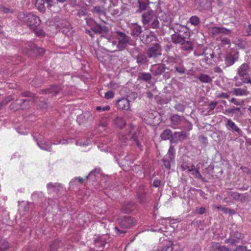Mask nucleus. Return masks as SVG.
Segmentation results:
<instances>
[{
    "label": "nucleus",
    "instance_id": "f257e3e1",
    "mask_svg": "<svg viewBox=\"0 0 251 251\" xmlns=\"http://www.w3.org/2000/svg\"><path fill=\"white\" fill-rule=\"evenodd\" d=\"M33 137L38 146L41 149L49 151H51L52 145H65L72 142V139L71 138L66 139L63 138L62 139H57L56 141L52 143H48L45 140L44 134L42 133H35L33 135Z\"/></svg>",
    "mask_w": 251,
    "mask_h": 251
},
{
    "label": "nucleus",
    "instance_id": "f03ea898",
    "mask_svg": "<svg viewBox=\"0 0 251 251\" xmlns=\"http://www.w3.org/2000/svg\"><path fill=\"white\" fill-rule=\"evenodd\" d=\"M142 22L144 25H148L149 28H158L159 27V22L156 18L154 12L148 9L142 16Z\"/></svg>",
    "mask_w": 251,
    "mask_h": 251
},
{
    "label": "nucleus",
    "instance_id": "7ed1b4c3",
    "mask_svg": "<svg viewBox=\"0 0 251 251\" xmlns=\"http://www.w3.org/2000/svg\"><path fill=\"white\" fill-rule=\"evenodd\" d=\"M116 35L111 32V40L108 42H112L113 45H116V48L119 50H122L126 48L129 40V37L124 32L117 31Z\"/></svg>",
    "mask_w": 251,
    "mask_h": 251
},
{
    "label": "nucleus",
    "instance_id": "20e7f679",
    "mask_svg": "<svg viewBox=\"0 0 251 251\" xmlns=\"http://www.w3.org/2000/svg\"><path fill=\"white\" fill-rule=\"evenodd\" d=\"M18 18L26 23L31 29H35L40 24L39 18L33 13H20Z\"/></svg>",
    "mask_w": 251,
    "mask_h": 251
},
{
    "label": "nucleus",
    "instance_id": "39448f33",
    "mask_svg": "<svg viewBox=\"0 0 251 251\" xmlns=\"http://www.w3.org/2000/svg\"><path fill=\"white\" fill-rule=\"evenodd\" d=\"M91 29L92 30L86 29V33L91 37H93L95 33H98L108 40L111 39V32L109 30L108 27L105 25L96 24Z\"/></svg>",
    "mask_w": 251,
    "mask_h": 251
},
{
    "label": "nucleus",
    "instance_id": "423d86ee",
    "mask_svg": "<svg viewBox=\"0 0 251 251\" xmlns=\"http://www.w3.org/2000/svg\"><path fill=\"white\" fill-rule=\"evenodd\" d=\"M25 48V50L24 51L30 56L33 55L35 56L43 55L45 51L44 49L37 47L33 43L31 42H27Z\"/></svg>",
    "mask_w": 251,
    "mask_h": 251
},
{
    "label": "nucleus",
    "instance_id": "0eeeda50",
    "mask_svg": "<svg viewBox=\"0 0 251 251\" xmlns=\"http://www.w3.org/2000/svg\"><path fill=\"white\" fill-rule=\"evenodd\" d=\"M175 150L173 146H171L168 151L167 154L163 158V166L167 169L171 168V163L175 162Z\"/></svg>",
    "mask_w": 251,
    "mask_h": 251
},
{
    "label": "nucleus",
    "instance_id": "6e6552de",
    "mask_svg": "<svg viewBox=\"0 0 251 251\" xmlns=\"http://www.w3.org/2000/svg\"><path fill=\"white\" fill-rule=\"evenodd\" d=\"M31 99L28 98L27 99H23L17 100L15 102H13L10 105V108L14 110H17L20 109H26L30 105V102Z\"/></svg>",
    "mask_w": 251,
    "mask_h": 251
},
{
    "label": "nucleus",
    "instance_id": "1a4fd4ad",
    "mask_svg": "<svg viewBox=\"0 0 251 251\" xmlns=\"http://www.w3.org/2000/svg\"><path fill=\"white\" fill-rule=\"evenodd\" d=\"M110 241V238L108 234L101 235H95L93 238V241L95 246L97 247L104 248L107 243Z\"/></svg>",
    "mask_w": 251,
    "mask_h": 251
},
{
    "label": "nucleus",
    "instance_id": "9d476101",
    "mask_svg": "<svg viewBox=\"0 0 251 251\" xmlns=\"http://www.w3.org/2000/svg\"><path fill=\"white\" fill-rule=\"evenodd\" d=\"M120 226L124 228H129L133 226L135 223V220L133 218L129 216H124L118 220Z\"/></svg>",
    "mask_w": 251,
    "mask_h": 251
},
{
    "label": "nucleus",
    "instance_id": "9b49d317",
    "mask_svg": "<svg viewBox=\"0 0 251 251\" xmlns=\"http://www.w3.org/2000/svg\"><path fill=\"white\" fill-rule=\"evenodd\" d=\"M243 238V235L238 231L232 232L228 238L225 240V243H230L234 245L239 243Z\"/></svg>",
    "mask_w": 251,
    "mask_h": 251
},
{
    "label": "nucleus",
    "instance_id": "f8f14e48",
    "mask_svg": "<svg viewBox=\"0 0 251 251\" xmlns=\"http://www.w3.org/2000/svg\"><path fill=\"white\" fill-rule=\"evenodd\" d=\"M208 32L213 36H216L221 34H228L230 30L225 27L214 26L208 28Z\"/></svg>",
    "mask_w": 251,
    "mask_h": 251
},
{
    "label": "nucleus",
    "instance_id": "ddd939ff",
    "mask_svg": "<svg viewBox=\"0 0 251 251\" xmlns=\"http://www.w3.org/2000/svg\"><path fill=\"white\" fill-rule=\"evenodd\" d=\"M226 122L225 125L228 129L232 130L234 132H236L239 136H242V131L234 122L231 119L227 118H226Z\"/></svg>",
    "mask_w": 251,
    "mask_h": 251
},
{
    "label": "nucleus",
    "instance_id": "4468645a",
    "mask_svg": "<svg viewBox=\"0 0 251 251\" xmlns=\"http://www.w3.org/2000/svg\"><path fill=\"white\" fill-rule=\"evenodd\" d=\"M117 108L121 110H130L129 100L126 98H122L117 100Z\"/></svg>",
    "mask_w": 251,
    "mask_h": 251
},
{
    "label": "nucleus",
    "instance_id": "2eb2a0df",
    "mask_svg": "<svg viewBox=\"0 0 251 251\" xmlns=\"http://www.w3.org/2000/svg\"><path fill=\"white\" fill-rule=\"evenodd\" d=\"M161 54L160 47L159 44L155 43L153 46L150 48L147 52L148 56L149 58L156 57L160 55Z\"/></svg>",
    "mask_w": 251,
    "mask_h": 251
},
{
    "label": "nucleus",
    "instance_id": "dca6fc26",
    "mask_svg": "<svg viewBox=\"0 0 251 251\" xmlns=\"http://www.w3.org/2000/svg\"><path fill=\"white\" fill-rule=\"evenodd\" d=\"M45 3L47 4V7H50L52 0H36L35 6L40 11L44 12L46 9Z\"/></svg>",
    "mask_w": 251,
    "mask_h": 251
},
{
    "label": "nucleus",
    "instance_id": "f3484780",
    "mask_svg": "<svg viewBox=\"0 0 251 251\" xmlns=\"http://www.w3.org/2000/svg\"><path fill=\"white\" fill-rule=\"evenodd\" d=\"M183 117L177 114H174L171 117V126L174 128L178 127L179 125L184 121Z\"/></svg>",
    "mask_w": 251,
    "mask_h": 251
},
{
    "label": "nucleus",
    "instance_id": "a211bd4d",
    "mask_svg": "<svg viewBox=\"0 0 251 251\" xmlns=\"http://www.w3.org/2000/svg\"><path fill=\"white\" fill-rule=\"evenodd\" d=\"M158 18L162 21V24L164 26H169L172 22V19L170 15L164 12H160L158 14Z\"/></svg>",
    "mask_w": 251,
    "mask_h": 251
},
{
    "label": "nucleus",
    "instance_id": "6ab92c4d",
    "mask_svg": "<svg viewBox=\"0 0 251 251\" xmlns=\"http://www.w3.org/2000/svg\"><path fill=\"white\" fill-rule=\"evenodd\" d=\"M135 208L136 204L134 202L127 201L122 205V210L126 213H129L133 211Z\"/></svg>",
    "mask_w": 251,
    "mask_h": 251
},
{
    "label": "nucleus",
    "instance_id": "aec40b11",
    "mask_svg": "<svg viewBox=\"0 0 251 251\" xmlns=\"http://www.w3.org/2000/svg\"><path fill=\"white\" fill-rule=\"evenodd\" d=\"M18 210L20 215H25V212L27 213L29 211L28 203L26 201H22L19 203Z\"/></svg>",
    "mask_w": 251,
    "mask_h": 251
},
{
    "label": "nucleus",
    "instance_id": "412c9836",
    "mask_svg": "<svg viewBox=\"0 0 251 251\" xmlns=\"http://www.w3.org/2000/svg\"><path fill=\"white\" fill-rule=\"evenodd\" d=\"M249 66L246 63H243L238 69L237 73L240 77H245V76L248 73Z\"/></svg>",
    "mask_w": 251,
    "mask_h": 251
},
{
    "label": "nucleus",
    "instance_id": "4be33fe9",
    "mask_svg": "<svg viewBox=\"0 0 251 251\" xmlns=\"http://www.w3.org/2000/svg\"><path fill=\"white\" fill-rule=\"evenodd\" d=\"M172 40L175 44H179L183 45L185 43L186 38L182 36L180 33L173 34L172 35Z\"/></svg>",
    "mask_w": 251,
    "mask_h": 251
},
{
    "label": "nucleus",
    "instance_id": "5701e85b",
    "mask_svg": "<svg viewBox=\"0 0 251 251\" xmlns=\"http://www.w3.org/2000/svg\"><path fill=\"white\" fill-rule=\"evenodd\" d=\"M47 188L49 193H51L53 192H56L59 191L61 188H63L61 184L58 183H53L52 182H50L47 184Z\"/></svg>",
    "mask_w": 251,
    "mask_h": 251
},
{
    "label": "nucleus",
    "instance_id": "b1692460",
    "mask_svg": "<svg viewBox=\"0 0 251 251\" xmlns=\"http://www.w3.org/2000/svg\"><path fill=\"white\" fill-rule=\"evenodd\" d=\"M114 125L122 129L126 125V121L124 118L121 116H117L114 118Z\"/></svg>",
    "mask_w": 251,
    "mask_h": 251
},
{
    "label": "nucleus",
    "instance_id": "393cba45",
    "mask_svg": "<svg viewBox=\"0 0 251 251\" xmlns=\"http://www.w3.org/2000/svg\"><path fill=\"white\" fill-rule=\"evenodd\" d=\"M156 37L153 32H150L149 35L145 36H142L141 37L142 41L146 44H149L151 42L155 40Z\"/></svg>",
    "mask_w": 251,
    "mask_h": 251
},
{
    "label": "nucleus",
    "instance_id": "a878e982",
    "mask_svg": "<svg viewBox=\"0 0 251 251\" xmlns=\"http://www.w3.org/2000/svg\"><path fill=\"white\" fill-rule=\"evenodd\" d=\"M227 196L235 200L244 201L245 200V196L237 192H228Z\"/></svg>",
    "mask_w": 251,
    "mask_h": 251
},
{
    "label": "nucleus",
    "instance_id": "bb28decb",
    "mask_svg": "<svg viewBox=\"0 0 251 251\" xmlns=\"http://www.w3.org/2000/svg\"><path fill=\"white\" fill-rule=\"evenodd\" d=\"M177 220L171 219L170 218H161L159 220V223L162 225H167L169 224L171 227L175 228V226H173L174 224H176Z\"/></svg>",
    "mask_w": 251,
    "mask_h": 251
},
{
    "label": "nucleus",
    "instance_id": "cd10ccee",
    "mask_svg": "<svg viewBox=\"0 0 251 251\" xmlns=\"http://www.w3.org/2000/svg\"><path fill=\"white\" fill-rule=\"evenodd\" d=\"M61 90V87L57 85H53L50 88L44 90L46 94L55 95L57 94Z\"/></svg>",
    "mask_w": 251,
    "mask_h": 251
},
{
    "label": "nucleus",
    "instance_id": "c85d7f7f",
    "mask_svg": "<svg viewBox=\"0 0 251 251\" xmlns=\"http://www.w3.org/2000/svg\"><path fill=\"white\" fill-rule=\"evenodd\" d=\"M212 247L213 250H216L218 251H233L230 248L226 246H221L218 243H213Z\"/></svg>",
    "mask_w": 251,
    "mask_h": 251
},
{
    "label": "nucleus",
    "instance_id": "c756f323",
    "mask_svg": "<svg viewBox=\"0 0 251 251\" xmlns=\"http://www.w3.org/2000/svg\"><path fill=\"white\" fill-rule=\"evenodd\" d=\"M131 34L133 36H138L142 32V27L137 24H134L131 27Z\"/></svg>",
    "mask_w": 251,
    "mask_h": 251
},
{
    "label": "nucleus",
    "instance_id": "7c9ffc66",
    "mask_svg": "<svg viewBox=\"0 0 251 251\" xmlns=\"http://www.w3.org/2000/svg\"><path fill=\"white\" fill-rule=\"evenodd\" d=\"M241 80L242 81H240L238 80V77L235 76V85L236 86H241L243 83H250L251 84V79L250 77H240Z\"/></svg>",
    "mask_w": 251,
    "mask_h": 251
},
{
    "label": "nucleus",
    "instance_id": "2f4dec72",
    "mask_svg": "<svg viewBox=\"0 0 251 251\" xmlns=\"http://www.w3.org/2000/svg\"><path fill=\"white\" fill-rule=\"evenodd\" d=\"M101 141H102V142L98 143V148L101 151L105 152H108L109 148L107 143L104 141V139H101Z\"/></svg>",
    "mask_w": 251,
    "mask_h": 251
},
{
    "label": "nucleus",
    "instance_id": "473e14b6",
    "mask_svg": "<svg viewBox=\"0 0 251 251\" xmlns=\"http://www.w3.org/2000/svg\"><path fill=\"white\" fill-rule=\"evenodd\" d=\"M198 79L201 82L205 83H210L212 80V78L209 75L204 74H201Z\"/></svg>",
    "mask_w": 251,
    "mask_h": 251
},
{
    "label": "nucleus",
    "instance_id": "72a5a7b5",
    "mask_svg": "<svg viewBox=\"0 0 251 251\" xmlns=\"http://www.w3.org/2000/svg\"><path fill=\"white\" fill-rule=\"evenodd\" d=\"M188 172H192V175L196 178H200L204 180V179L202 177L200 172L197 169H195L194 165L192 166L191 169H188Z\"/></svg>",
    "mask_w": 251,
    "mask_h": 251
},
{
    "label": "nucleus",
    "instance_id": "f704fd0d",
    "mask_svg": "<svg viewBox=\"0 0 251 251\" xmlns=\"http://www.w3.org/2000/svg\"><path fill=\"white\" fill-rule=\"evenodd\" d=\"M147 57L145 54H140L137 57V63L140 65H142L147 62Z\"/></svg>",
    "mask_w": 251,
    "mask_h": 251
},
{
    "label": "nucleus",
    "instance_id": "c9c22d12",
    "mask_svg": "<svg viewBox=\"0 0 251 251\" xmlns=\"http://www.w3.org/2000/svg\"><path fill=\"white\" fill-rule=\"evenodd\" d=\"M100 173V170L99 169H95L91 171L89 175L87 176L88 179L92 180L94 181L95 177L97 176Z\"/></svg>",
    "mask_w": 251,
    "mask_h": 251
},
{
    "label": "nucleus",
    "instance_id": "e433bc0d",
    "mask_svg": "<svg viewBox=\"0 0 251 251\" xmlns=\"http://www.w3.org/2000/svg\"><path fill=\"white\" fill-rule=\"evenodd\" d=\"M9 249V243L5 240H1L0 241V251H7Z\"/></svg>",
    "mask_w": 251,
    "mask_h": 251
},
{
    "label": "nucleus",
    "instance_id": "4c0bfd02",
    "mask_svg": "<svg viewBox=\"0 0 251 251\" xmlns=\"http://www.w3.org/2000/svg\"><path fill=\"white\" fill-rule=\"evenodd\" d=\"M61 245V243L58 240H55L49 245L50 251H55Z\"/></svg>",
    "mask_w": 251,
    "mask_h": 251
},
{
    "label": "nucleus",
    "instance_id": "58836bf2",
    "mask_svg": "<svg viewBox=\"0 0 251 251\" xmlns=\"http://www.w3.org/2000/svg\"><path fill=\"white\" fill-rule=\"evenodd\" d=\"M173 243L171 241H166L164 244L161 251H173Z\"/></svg>",
    "mask_w": 251,
    "mask_h": 251
},
{
    "label": "nucleus",
    "instance_id": "ea45409f",
    "mask_svg": "<svg viewBox=\"0 0 251 251\" xmlns=\"http://www.w3.org/2000/svg\"><path fill=\"white\" fill-rule=\"evenodd\" d=\"M172 136V131L170 129H165L161 133L160 137L162 139L166 140L170 139Z\"/></svg>",
    "mask_w": 251,
    "mask_h": 251
},
{
    "label": "nucleus",
    "instance_id": "a19ab883",
    "mask_svg": "<svg viewBox=\"0 0 251 251\" xmlns=\"http://www.w3.org/2000/svg\"><path fill=\"white\" fill-rule=\"evenodd\" d=\"M207 0H195V3L197 8H204L207 3Z\"/></svg>",
    "mask_w": 251,
    "mask_h": 251
},
{
    "label": "nucleus",
    "instance_id": "79ce46f5",
    "mask_svg": "<svg viewBox=\"0 0 251 251\" xmlns=\"http://www.w3.org/2000/svg\"><path fill=\"white\" fill-rule=\"evenodd\" d=\"M234 93L236 96H247L248 92L245 89L237 88L234 90Z\"/></svg>",
    "mask_w": 251,
    "mask_h": 251
},
{
    "label": "nucleus",
    "instance_id": "37998d69",
    "mask_svg": "<svg viewBox=\"0 0 251 251\" xmlns=\"http://www.w3.org/2000/svg\"><path fill=\"white\" fill-rule=\"evenodd\" d=\"M91 143L90 140H80L76 141V145L81 147L88 146Z\"/></svg>",
    "mask_w": 251,
    "mask_h": 251
},
{
    "label": "nucleus",
    "instance_id": "c03bdc74",
    "mask_svg": "<svg viewBox=\"0 0 251 251\" xmlns=\"http://www.w3.org/2000/svg\"><path fill=\"white\" fill-rule=\"evenodd\" d=\"M138 3H139V8L138 11L139 12H142L144 10H147V8L148 7V4L147 3L145 2L144 1H141L140 0H138Z\"/></svg>",
    "mask_w": 251,
    "mask_h": 251
},
{
    "label": "nucleus",
    "instance_id": "a18cd8bd",
    "mask_svg": "<svg viewBox=\"0 0 251 251\" xmlns=\"http://www.w3.org/2000/svg\"><path fill=\"white\" fill-rule=\"evenodd\" d=\"M165 71V67L164 65H161L157 66L154 73L156 75H160Z\"/></svg>",
    "mask_w": 251,
    "mask_h": 251
},
{
    "label": "nucleus",
    "instance_id": "49530a36",
    "mask_svg": "<svg viewBox=\"0 0 251 251\" xmlns=\"http://www.w3.org/2000/svg\"><path fill=\"white\" fill-rule=\"evenodd\" d=\"M182 48L185 50L189 51L192 50V44L190 41H186L185 40V43L182 45Z\"/></svg>",
    "mask_w": 251,
    "mask_h": 251
},
{
    "label": "nucleus",
    "instance_id": "de8ad7c7",
    "mask_svg": "<svg viewBox=\"0 0 251 251\" xmlns=\"http://www.w3.org/2000/svg\"><path fill=\"white\" fill-rule=\"evenodd\" d=\"M240 108L237 107H233L232 108L226 109L224 113L225 114L234 113L236 112L239 111Z\"/></svg>",
    "mask_w": 251,
    "mask_h": 251
},
{
    "label": "nucleus",
    "instance_id": "09e8293b",
    "mask_svg": "<svg viewBox=\"0 0 251 251\" xmlns=\"http://www.w3.org/2000/svg\"><path fill=\"white\" fill-rule=\"evenodd\" d=\"M175 134L176 136L178 138L179 140H184L188 136V134L185 131H181L180 132H176Z\"/></svg>",
    "mask_w": 251,
    "mask_h": 251
},
{
    "label": "nucleus",
    "instance_id": "8fccbe9b",
    "mask_svg": "<svg viewBox=\"0 0 251 251\" xmlns=\"http://www.w3.org/2000/svg\"><path fill=\"white\" fill-rule=\"evenodd\" d=\"M180 65L178 66H176L175 67V70L176 71H177L178 73H179L180 74H183L185 73V69L183 65H182V61H180Z\"/></svg>",
    "mask_w": 251,
    "mask_h": 251
},
{
    "label": "nucleus",
    "instance_id": "3c124183",
    "mask_svg": "<svg viewBox=\"0 0 251 251\" xmlns=\"http://www.w3.org/2000/svg\"><path fill=\"white\" fill-rule=\"evenodd\" d=\"M225 62L227 66H229V65H232L234 62L235 59L232 56H229V55H227L225 59Z\"/></svg>",
    "mask_w": 251,
    "mask_h": 251
},
{
    "label": "nucleus",
    "instance_id": "603ef678",
    "mask_svg": "<svg viewBox=\"0 0 251 251\" xmlns=\"http://www.w3.org/2000/svg\"><path fill=\"white\" fill-rule=\"evenodd\" d=\"M82 181L83 179L82 178L75 177L70 182L69 184L70 186H73L74 185H76L77 183H82Z\"/></svg>",
    "mask_w": 251,
    "mask_h": 251
},
{
    "label": "nucleus",
    "instance_id": "864d4df0",
    "mask_svg": "<svg viewBox=\"0 0 251 251\" xmlns=\"http://www.w3.org/2000/svg\"><path fill=\"white\" fill-rule=\"evenodd\" d=\"M138 198L140 203H143L145 202L146 199V193L144 190L141 194H138Z\"/></svg>",
    "mask_w": 251,
    "mask_h": 251
},
{
    "label": "nucleus",
    "instance_id": "5fc2aeb1",
    "mask_svg": "<svg viewBox=\"0 0 251 251\" xmlns=\"http://www.w3.org/2000/svg\"><path fill=\"white\" fill-rule=\"evenodd\" d=\"M189 21L190 23L194 25H197L200 23V20L197 16H192L190 18Z\"/></svg>",
    "mask_w": 251,
    "mask_h": 251
},
{
    "label": "nucleus",
    "instance_id": "6e6d98bb",
    "mask_svg": "<svg viewBox=\"0 0 251 251\" xmlns=\"http://www.w3.org/2000/svg\"><path fill=\"white\" fill-rule=\"evenodd\" d=\"M139 77L142 80L145 81H148L151 79V75L149 73H142Z\"/></svg>",
    "mask_w": 251,
    "mask_h": 251
},
{
    "label": "nucleus",
    "instance_id": "4d7b16f0",
    "mask_svg": "<svg viewBox=\"0 0 251 251\" xmlns=\"http://www.w3.org/2000/svg\"><path fill=\"white\" fill-rule=\"evenodd\" d=\"M175 28L179 32L183 31L185 33H187L188 30L186 26L180 25H176Z\"/></svg>",
    "mask_w": 251,
    "mask_h": 251
},
{
    "label": "nucleus",
    "instance_id": "13d9d810",
    "mask_svg": "<svg viewBox=\"0 0 251 251\" xmlns=\"http://www.w3.org/2000/svg\"><path fill=\"white\" fill-rule=\"evenodd\" d=\"M34 33L36 34V36L39 37H43L45 35V33L44 31L42 29H39L37 27L35 28V29H33Z\"/></svg>",
    "mask_w": 251,
    "mask_h": 251
},
{
    "label": "nucleus",
    "instance_id": "bf43d9fd",
    "mask_svg": "<svg viewBox=\"0 0 251 251\" xmlns=\"http://www.w3.org/2000/svg\"><path fill=\"white\" fill-rule=\"evenodd\" d=\"M175 108L177 111L183 112L185 110V106L181 103H177L175 105Z\"/></svg>",
    "mask_w": 251,
    "mask_h": 251
},
{
    "label": "nucleus",
    "instance_id": "052dcab7",
    "mask_svg": "<svg viewBox=\"0 0 251 251\" xmlns=\"http://www.w3.org/2000/svg\"><path fill=\"white\" fill-rule=\"evenodd\" d=\"M247 249V247L244 246H238L236 247V249L235 250H233V251H249Z\"/></svg>",
    "mask_w": 251,
    "mask_h": 251
},
{
    "label": "nucleus",
    "instance_id": "680f3d73",
    "mask_svg": "<svg viewBox=\"0 0 251 251\" xmlns=\"http://www.w3.org/2000/svg\"><path fill=\"white\" fill-rule=\"evenodd\" d=\"M114 93L112 91H109L105 93V98L106 99H112L114 97Z\"/></svg>",
    "mask_w": 251,
    "mask_h": 251
},
{
    "label": "nucleus",
    "instance_id": "e2e57ef3",
    "mask_svg": "<svg viewBox=\"0 0 251 251\" xmlns=\"http://www.w3.org/2000/svg\"><path fill=\"white\" fill-rule=\"evenodd\" d=\"M217 104V102L216 101H213L210 102L208 105V109L209 111L213 110L215 108L216 105Z\"/></svg>",
    "mask_w": 251,
    "mask_h": 251
},
{
    "label": "nucleus",
    "instance_id": "0e129e2a",
    "mask_svg": "<svg viewBox=\"0 0 251 251\" xmlns=\"http://www.w3.org/2000/svg\"><path fill=\"white\" fill-rule=\"evenodd\" d=\"M110 106L109 105H107L106 106H104V107H101V106H97L96 107V110L97 111H108L110 109Z\"/></svg>",
    "mask_w": 251,
    "mask_h": 251
},
{
    "label": "nucleus",
    "instance_id": "69168bd1",
    "mask_svg": "<svg viewBox=\"0 0 251 251\" xmlns=\"http://www.w3.org/2000/svg\"><path fill=\"white\" fill-rule=\"evenodd\" d=\"M221 211L225 213H229V214H235V213L234 210H231L229 208L224 207L222 208V209Z\"/></svg>",
    "mask_w": 251,
    "mask_h": 251
},
{
    "label": "nucleus",
    "instance_id": "338daca9",
    "mask_svg": "<svg viewBox=\"0 0 251 251\" xmlns=\"http://www.w3.org/2000/svg\"><path fill=\"white\" fill-rule=\"evenodd\" d=\"M221 43H222V45H228V47L230 44V40L227 38H223L221 40Z\"/></svg>",
    "mask_w": 251,
    "mask_h": 251
},
{
    "label": "nucleus",
    "instance_id": "774afa93",
    "mask_svg": "<svg viewBox=\"0 0 251 251\" xmlns=\"http://www.w3.org/2000/svg\"><path fill=\"white\" fill-rule=\"evenodd\" d=\"M12 99H13V98H12L11 96H9L8 97H7L3 101H2L1 102V106H2L3 105H6L9 101H10Z\"/></svg>",
    "mask_w": 251,
    "mask_h": 251
}]
</instances>
